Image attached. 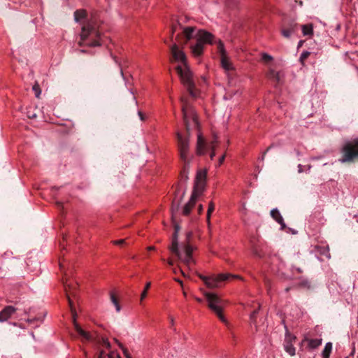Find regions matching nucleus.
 <instances>
[{
  "instance_id": "nucleus-1",
  "label": "nucleus",
  "mask_w": 358,
  "mask_h": 358,
  "mask_svg": "<svg viewBox=\"0 0 358 358\" xmlns=\"http://www.w3.org/2000/svg\"><path fill=\"white\" fill-rule=\"evenodd\" d=\"M182 111L183 114V120L186 127L187 134L192 128L198 129L197 139L196 143L195 151L197 155H204L207 151L210 150V157L213 159L215 156V148L219 146L218 137L215 134H213L212 139L207 141L202 135L199 128V122L197 116L192 106L187 102L185 98H181Z\"/></svg>"
},
{
  "instance_id": "nucleus-2",
  "label": "nucleus",
  "mask_w": 358,
  "mask_h": 358,
  "mask_svg": "<svg viewBox=\"0 0 358 358\" xmlns=\"http://www.w3.org/2000/svg\"><path fill=\"white\" fill-rule=\"evenodd\" d=\"M171 52L172 62L178 64L176 71L180 76L181 83L187 87L189 93L195 97L196 94L194 92V83L192 73L187 64V57L182 50V47H180L178 44L174 43L171 47Z\"/></svg>"
},
{
  "instance_id": "nucleus-3",
  "label": "nucleus",
  "mask_w": 358,
  "mask_h": 358,
  "mask_svg": "<svg viewBox=\"0 0 358 358\" xmlns=\"http://www.w3.org/2000/svg\"><path fill=\"white\" fill-rule=\"evenodd\" d=\"M176 138L180 159L184 164L180 176L182 180H187L189 178V164L193 159V155L190 152L189 134H182L177 131Z\"/></svg>"
},
{
  "instance_id": "nucleus-4",
  "label": "nucleus",
  "mask_w": 358,
  "mask_h": 358,
  "mask_svg": "<svg viewBox=\"0 0 358 358\" xmlns=\"http://www.w3.org/2000/svg\"><path fill=\"white\" fill-rule=\"evenodd\" d=\"M172 221L174 226V234L173 235L172 243L170 246V250L177 255L178 259L189 268L194 264V260L192 257L193 249L191 245L187 243L184 246L180 248H178V236L180 227L178 223L176 222L173 215L172 216Z\"/></svg>"
},
{
  "instance_id": "nucleus-5",
  "label": "nucleus",
  "mask_w": 358,
  "mask_h": 358,
  "mask_svg": "<svg viewBox=\"0 0 358 358\" xmlns=\"http://www.w3.org/2000/svg\"><path fill=\"white\" fill-rule=\"evenodd\" d=\"M206 171L199 170L196 173L194 189L189 201L182 210L183 215H188L194 207L197 199L202 195L206 187Z\"/></svg>"
},
{
  "instance_id": "nucleus-6",
  "label": "nucleus",
  "mask_w": 358,
  "mask_h": 358,
  "mask_svg": "<svg viewBox=\"0 0 358 358\" xmlns=\"http://www.w3.org/2000/svg\"><path fill=\"white\" fill-rule=\"evenodd\" d=\"M204 296L208 302V308L216 314L222 322L227 324V320L222 313L225 301L215 293L205 292Z\"/></svg>"
},
{
  "instance_id": "nucleus-7",
  "label": "nucleus",
  "mask_w": 358,
  "mask_h": 358,
  "mask_svg": "<svg viewBox=\"0 0 358 358\" xmlns=\"http://www.w3.org/2000/svg\"><path fill=\"white\" fill-rule=\"evenodd\" d=\"M341 163L352 162L358 158V138L347 141L341 148Z\"/></svg>"
},
{
  "instance_id": "nucleus-8",
  "label": "nucleus",
  "mask_w": 358,
  "mask_h": 358,
  "mask_svg": "<svg viewBox=\"0 0 358 358\" xmlns=\"http://www.w3.org/2000/svg\"><path fill=\"white\" fill-rule=\"evenodd\" d=\"M231 278L241 279L240 275H232L230 273H220L217 275H212L209 276L207 287L210 289H215L221 287L226 280Z\"/></svg>"
},
{
  "instance_id": "nucleus-9",
  "label": "nucleus",
  "mask_w": 358,
  "mask_h": 358,
  "mask_svg": "<svg viewBox=\"0 0 358 358\" xmlns=\"http://www.w3.org/2000/svg\"><path fill=\"white\" fill-rule=\"evenodd\" d=\"M65 289H66V294H67V296H68V299H69V306H70V308H71V313H72V317H73V326H74V328L76 329V331H77V333L79 334V336L81 337V338L83 340V341H90L92 338V336L91 335V334L88 331H86L85 330H83L81 327L76 322V313L75 312V310H73V306H72V301L70 299V296H69V290L68 289H70V287H69V285L68 284H65Z\"/></svg>"
},
{
  "instance_id": "nucleus-10",
  "label": "nucleus",
  "mask_w": 358,
  "mask_h": 358,
  "mask_svg": "<svg viewBox=\"0 0 358 358\" xmlns=\"http://www.w3.org/2000/svg\"><path fill=\"white\" fill-rule=\"evenodd\" d=\"M194 38L196 39V42L204 47L207 44H213L214 43L215 36L210 32L204 29H199L195 34Z\"/></svg>"
},
{
  "instance_id": "nucleus-11",
  "label": "nucleus",
  "mask_w": 358,
  "mask_h": 358,
  "mask_svg": "<svg viewBox=\"0 0 358 358\" xmlns=\"http://www.w3.org/2000/svg\"><path fill=\"white\" fill-rule=\"evenodd\" d=\"M16 308L12 306H6L0 312V322H6L15 313Z\"/></svg>"
},
{
  "instance_id": "nucleus-12",
  "label": "nucleus",
  "mask_w": 358,
  "mask_h": 358,
  "mask_svg": "<svg viewBox=\"0 0 358 358\" xmlns=\"http://www.w3.org/2000/svg\"><path fill=\"white\" fill-rule=\"evenodd\" d=\"M307 343L308 348L310 350H314L318 348L322 343V339L321 338H309L307 336H305L303 339L302 340V343Z\"/></svg>"
},
{
  "instance_id": "nucleus-13",
  "label": "nucleus",
  "mask_w": 358,
  "mask_h": 358,
  "mask_svg": "<svg viewBox=\"0 0 358 358\" xmlns=\"http://www.w3.org/2000/svg\"><path fill=\"white\" fill-rule=\"evenodd\" d=\"M93 30V27L91 24H87L83 25L81 29V32L80 34V41L79 42V45H82L85 41L87 38L90 34L92 33Z\"/></svg>"
},
{
  "instance_id": "nucleus-14",
  "label": "nucleus",
  "mask_w": 358,
  "mask_h": 358,
  "mask_svg": "<svg viewBox=\"0 0 358 358\" xmlns=\"http://www.w3.org/2000/svg\"><path fill=\"white\" fill-rule=\"evenodd\" d=\"M190 49L193 56L197 57H200L203 54L204 47L202 45L196 42L194 45L190 46Z\"/></svg>"
},
{
  "instance_id": "nucleus-15",
  "label": "nucleus",
  "mask_w": 358,
  "mask_h": 358,
  "mask_svg": "<svg viewBox=\"0 0 358 358\" xmlns=\"http://www.w3.org/2000/svg\"><path fill=\"white\" fill-rule=\"evenodd\" d=\"M271 215L272 217L281 225L282 229L285 228V224L284 222V220L278 209H273L271 211Z\"/></svg>"
},
{
  "instance_id": "nucleus-16",
  "label": "nucleus",
  "mask_w": 358,
  "mask_h": 358,
  "mask_svg": "<svg viewBox=\"0 0 358 358\" xmlns=\"http://www.w3.org/2000/svg\"><path fill=\"white\" fill-rule=\"evenodd\" d=\"M194 31L195 28L193 27H187L183 29L182 34H184V36L186 38V41L184 43V45H185L188 41H189L192 38H194Z\"/></svg>"
},
{
  "instance_id": "nucleus-17",
  "label": "nucleus",
  "mask_w": 358,
  "mask_h": 358,
  "mask_svg": "<svg viewBox=\"0 0 358 358\" xmlns=\"http://www.w3.org/2000/svg\"><path fill=\"white\" fill-rule=\"evenodd\" d=\"M221 64L222 68L226 71H230L233 69L232 64L231 63L227 55L221 57Z\"/></svg>"
},
{
  "instance_id": "nucleus-18",
  "label": "nucleus",
  "mask_w": 358,
  "mask_h": 358,
  "mask_svg": "<svg viewBox=\"0 0 358 358\" xmlns=\"http://www.w3.org/2000/svg\"><path fill=\"white\" fill-rule=\"evenodd\" d=\"M317 251L320 255L324 256L327 259H330L331 255L329 252V248L328 245H318L316 246Z\"/></svg>"
},
{
  "instance_id": "nucleus-19",
  "label": "nucleus",
  "mask_w": 358,
  "mask_h": 358,
  "mask_svg": "<svg viewBox=\"0 0 358 358\" xmlns=\"http://www.w3.org/2000/svg\"><path fill=\"white\" fill-rule=\"evenodd\" d=\"M86 16H87V12L84 9L76 10L74 12V19H75V21L77 22H80L83 19H85L86 17Z\"/></svg>"
},
{
  "instance_id": "nucleus-20",
  "label": "nucleus",
  "mask_w": 358,
  "mask_h": 358,
  "mask_svg": "<svg viewBox=\"0 0 358 358\" xmlns=\"http://www.w3.org/2000/svg\"><path fill=\"white\" fill-rule=\"evenodd\" d=\"M302 33L303 36H313V26L312 24H303L301 27Z\"/></svg>"
},
{
  "instance_id": "nucleus-21",
  "label": "nucleus",
  "mask_w": 358,
  "mask_h": 358,
  "mask_svg": "<svg viewBox=\"0 0 358 358\" xmlns=\"http://www.w3.org/2000/svg\"><path fill=\"white\" fill-rule=\"evenodd\" d=\"M332 351V343L330 342H328L326 343L324 350L322 352V358H329V356Z\"/></svg>"
},
{
  "instance_id": "nucleus-22",
  "label": "nucleus",
  "mask_w": 358,
  "mask_h": 358,
  "mask_svg": "<svg viewBox=\"0 0 358 358\" xmlns=\"http://www.w3.org/2000/svg\"><path fill=\"white\" fill-rule=\"evenodd\" d=\"M215 210V204L213 201H210L208 204V208L207 210V215H206V221L208 223V225L210 226V216L212 213Z\"/></svg>"
},
{
  "instance_id": "nucleus-23",
  "label": "nucleus",
  "mask_w": 358,
  "mask_h": 358,
  "mask_svg": "<svg viewBox=\"0 0 358 358\" xmlns=\"http://www.w3.org/2000/svg\"><path fill=\"white\" fill-rule=\"evenodd\" d=\"M110 298L111 302L115 306L117 312H120V310H121V306H120V305L119 303L117 298L115 296V294L114 292H110Z\"/></svg>"
},
{
  "instance_id": "nucleus-24",
  "label": "nucleus",
  "mask_w": 358,
  "mask_h": 358,
  "mask_svg": "<svg viewBox=\"0 0 358 358\" xmlns=\"http://www.w3.org/2000/svg\"><path fill=\"white\" fill-rule=\"evenodd\" d=\"M285 350L291 356H294L295 355V352H296L295 348L291 343H287L285 345Z\"/></svg>"
},
{
  "instance_id": "nucleus-25",
  "label": "nucleus",
  "mask_w": 358,
  "mask_h": 358,
  "mask_svg": "<svg viewBox=\"0 0 358 358\" xmlns=\"http://www.w3.org/2000/svg\"><path fill=\"white\" fill-rule=\"evenodd\" d=\"M150 286H151V282H148L145 284L144 289L143 290V292H142V293L141 294V298H140L141 301H142L143 299H145L146 298L147 294H148V291L150 289Z\"/></svg>"
},
{
  "instance_id": "nucleus-26",
  "label": "nucleus",
  "mask_w": 358,
  "mask_h": 358,
  "mask_svg": "<svg viewBox=\"0 0 358 358\" xmlns=\"http://www.w3.org/2000/svg\"><path fill=\"white\" fill-rule=\"evenodd\" d=\"M310 52L308 51H303L301 54L299 61H300L301 64H302V66H305V62H306V59L310 56Z\"/></svg>"
},
{
  "instance_id": "nucleus-27",
  "label": "nucleus",
  "mask_w": 358,
  "mask_h": 358,
  "mask_svg": "<svg viewBox=\"0 0 358 358\" xmlns=\"http://www.w3.org/2000/svg\"><path fill=\"white\" fill-rule=\"evenodd\" d=\"M217 48L219 50L220 57L227 55L226 50L224 49V43H222V41L221 40H218V41H217Z\"/></svg>"
},
{
  "instance_id": "nucleus-28",
  "label": "nucleus",
  "mask_w": 358,
  "mask_h": 358,
  "mask_svg": "<svg viewBox=\"0 0 358 358\" xmlns=\"http://www.w3.org/2000/svg\"><path fill=\"white\" fill-rule=\"evenodd\" d=\"M32 90L34 92L37 98H39L40 94L41 93L39 85L38 83H35L32 87Z\"/></svg>"
},
{
  "instance_id": "nucleus-29",
  "label": "nucleus",
  "mask_w": 358,
  "mask_h": 358,
  "mask_svg": "<svg viewBox=\"0 0 358 358\" xmlns=\"http://www.w3.org/2000/svg\"><path fill=\"white\" fill-rule=\"evenodd\" d=\"M292 31L293 30L282 29L281 32L284 37L289 38L291 36Z\"/></svg>"
},
{
  "instance_id": "nucleus-30",
  "label": "nucleus",
  "mask_w": 358,
  "mask_h": 358,
  "mask_svg": "<svg viewBox=\"0 0 358 358\" xmlns=\"http://www.w3.org/2000/svg\"><path fill=\"white\" fill-rule=\"evenodd\" d=\"M262 59L266 62H269L273 59V57L266 53H264L262 54Z\"/></svg>"
},
{
  "instance_id": "nucleus-31",
  "label": "nucleus",
  "mask_w": 358,
  "mask_h": 358,
  "mask_svg": "<svg viewBox=\"0 0 358 358\" xmlns=\"http://www.w3.org/2000/svg\"><path fill=\"white\" fill-rule=\"evenodd\" d=\"M199 277L200 278V279H201L203 281L205 285L207 286V282H208L209 276H205V275L199 274Z\"/></svg>"
},
{
  "instance_id": "nucleus-32",
  "label": "nucleus",
  "mask_w": 358,
  "mask_h": 358,
  "mask_svg": "<svg viewBox=\"0 0 358 358\" xmlns=\"http://www.w3.org/2000/svg\"><path fill=\"white\" fill-rule=\"evenodd\" d=\"M257 314V310H255L252 313V314L250 315V320L251 321L253 322H255V317L256 316V315Z\"/></svg>"
},
{
  "instance_id": "nucleus-33",
  "label": "nucleus",
  "mask_w": 358,
  "mask_h": 358,
  "mask_svg": "<svg viewBox=\"0 0 358 358\" xmlns=\"http://www.w3.org/2000/svg\"><path fill=\"white\" fill-rule=\"evenodd\" d=\"M87 45L89 46H92V47H94V46H99L100 45V43L98 41H94L93 43H90V44H87Z\"/></svg>"
},
{
  "instance_id": "nucleus-34",
  "label": "nucleus",
  "mask_w": 358,
  "mask_h": 358,
  "mask_svg": "<svg viewBox=\"0 0 358 358\" xmlns=\"http://www.w3.org/2000/svg\"><path fill=\"white\" fill-rule=\"evenodd\" d=\"M225 159V154L222 155L220 158L219 159V165L220 166L224 161Z\"/></svg>"
},
{
  "instance_id": "nucleus-35",
  "label": "nucleus",
  "mask_w": 358,
  "mask_h": 358,
  "mask_svg": "<svg viewBox=\"0 0 358 358\" xmlns=\"http://www.w3.org/2000/svg\"><path fill=\"white\" fill-rule=\"evenodd\" d=\"M124 242V239H120V240L113 241V243L115 244V245H121Z\"/></svg>"
},
{
  "instance_id": "nucleus-36",
  "label": "nucleus",
  "mask_w": 358,
  "mask_h": 358,
  "mask_svg": "<svg viewBox=\"0 0 358 358\" xmlns=\"http://www.w3.org/2000/svg\"><path fill=\"white\" fill-rule=\"evenodd\" d=\"M103 343L106 348H109L110 347V344L108 340H103Z\"/></svg>"
},
{
  "instance_id": "nucleus-37",
  "label": "nucleus",
  "mask_w": 358,
  "mask_h": 358,
  "mask_svg": "<svg viewBox=\"0 0 358 358\" xmlns=\"http://www.w3.org/2000/svg\"><path fill=\"white\" fill-rule=\"evenodd\" d=\"M203 210V206L201 204L199 205V206H198V213L199 214L202 213Z\"/></svg>"
},
{
  "instance_id": "nucleus-38",
  "label": "nucleus",
  "mask_w": 358,
  "mask_h": 358,
  "mask_svg": "<svg viewBox=\"0 0 358 358\" xmlns=\"http://www.w3.org/2000/svg\"><path fill=\"white\" fill-rule=\"evenodd\" d=\"M122 348V350H123V352L124 354V355L127 357H129V353H128V351L127 349L124 348Z\"/></svg>"
},
{
  "instance_id": "nucleus-39",
  "label": "nucleus",
  "mask_w": 358,
  "mask_h": 358,
  "mask_svg": "<svg viewBox=\"0 0 358 358\" xmlns=\"http://www.w3.org/2000/svg\"><path fill=\"white\" fill-rule=\"evenodd\" d=\"M138 115L141 118V120H144V116H143V114L141 113V112H138Z\"/></svg>"
},
{
  "instance_id": "nucleus-40",
  "label": "nucleus",
  "mask_w": 358,
  "mask_h": 358,
  "mask_svg": "<svg viewBox=\"0 0 358 358\" xmlns=\"http://www.w3.org/2000/svg\"><path fill=\"white\" fill-rule=\"evenodd\" d=\"M167 262H168L169 265H170V266L173 265V262L172 259H169Z\"/></svg>"
},
{
  "instance_id": "nucleus-41",
  "label": "nucleus",
  "mask_w": 358,
  "mask_h": 358,
  "mask_svg": "<svg viewBox=\"0 0 358 358\" xmlns=\"http://www.w3.org/2000/svg\"><path fill=\"white\" fill-rule=\"evenodd\" d=\"M147 249L148 250H155V247H154V246H149V247H148Z\"/></svg>"
},
{
  "instance_id": "nucleus-42",
  "label": "nucleus",
  "mask_w": 358,
  "mask_h": 358,
  "mask_svg": "<svg viewBox=\"0 0 358 358\" xmlns=\"http://www.w3.org/2000/svg\"><path fill=\"white\" fill-rule=\"evenodd\" d=\"M181 274L184 276V277H187L186 274L185 273V272L183 271V270L182 268H179Z\"/></svg>"
},
{
  "instance_id": "nucleus-43",
  "label": "nucleus",
  "mask_w": 358,
  "mask_h": 358,
  "mask_svg": "<svg viewBox=\"0 0 358 358\" xmlns=\"http://www.w3.org/2000/svg\"><path fill=\"white\" fill-rule=\"evenodd\" d=\"M243 211L245 214H246L247 213V209H246V207H245V205L244 204L243 206Z\"/></svg>"
},
{
  "instance_id": "nucleus-44",
  "label": "nucleus",
  "mask_w": 358,
  "mask_h": 358,
  "mask_svg": "<svg viewBox=\"0 0 358 358\" xmlns=\"http://www.w3.org/2000/svg\"><path fill=\"white\" fill-rule=\"evenodd\" d=\"M175 280H176V281H177L178 283H180V285L182 286V287H183V285H182V282L180 280H179V279H175Z\"/></svg>"
},
{
  "instance_id": "nucleus-45",
  "label": "nucleus",
  "mask_w": 358,
  "mask_h": 358,
  "mask_svg": "<svg viewBox=\"0 0 358 358\" xmlns=\"http://www.w3.org/2000/svg\"><path fill=\"white\" fill-rule=\"evenodd\" d=\"M195 299L196 301H198L199 303H201L202 302V299H200V298H198V297H195Z\"/></svg>"
},
{
  "instance_id": "nucleus-46",
  "label": "nucleus",
  "mask_w": 358,
  "mask_h": 358,
  "mask_svg": "<svg viewBox=\"0 0 358 358\" xmlns=\"http://www.w3.org/2000/svg\"><path fill=\"white\" fill-rule=\"evenodd\" d=\"M182 294H183L185 297L187 296V292L185 290H183Z\"/></svg>"
},
{
  "instance_id": "nucleus-47",
  "label": "nucleus",
  "mask_w": 358,
  "mask_h": 358,
  "mask_svg": "<svg viewBox=\"0 0 358 358\" xmlns=\"http://www.w3.org/2000/svg\"><path fill=\"white\" fill-rule=\"evenodd\" d=\"M175 30H176V28L173 27V28H172V35L173 34Z\"/></svg>"
},
{
  "instance_id": "nucleus-48",
  "label": "nucleus",
  "mask_w": 358,
  "mask_h": 358,
  "mask_svg": "<svg viewBox=\"0 0 358 358\" xmlns=\"http://www.w3.org/2000/svg\"><path fill=\"white\" fill-rule=\"evenodd\" d=\"M302 45V41H300L299 43V46H301Z\"/></svg>"
},
{
  "instance_id": "nucleus-49",
  "label": "nucleus",
  "mask_w": 358,
  "mask_h": 358,
  "mask_svg": "<svg viewBox=\"0 0 358 358\" xmlns=\"http://www.w3.org/2000/svg\"><path fill=\"white\" fill-rule=\"evenodd\" d=\"M190 236H191V234H190V233H189V234H187V238H189V237Z\"/></svg>"
},
{
  "instance_id": "nucleus-50",
  "label": "nucleus",
  "mask_w": 358,
  "mask_h": 358,
  "mask_svg": "<svg viewBox=\"0 0 358 358\" xmlns=\"http://www.w3.org/2000/svg\"><path fill=\"white\" fill-rule=\"evenodd\" d=\"M292 339H293V340H295V339H296V337H295V336H293V337H292Z\"/></svg>"
},
{
  "instance_id": "nucleus-51",
  "label": "nucleus",
  "mask_w": 358,
  "mask_h": 358,
  "mask_svg": "<svg viewBox=\"0 0 358 358\" xmlns=\"http://www.w3.org/2000/svg\"><path fill=\"white\" fill-rule=\"evenodd\" d=\"M346 358H349V357H346Z\"/></svg>"
}]
</instances>
